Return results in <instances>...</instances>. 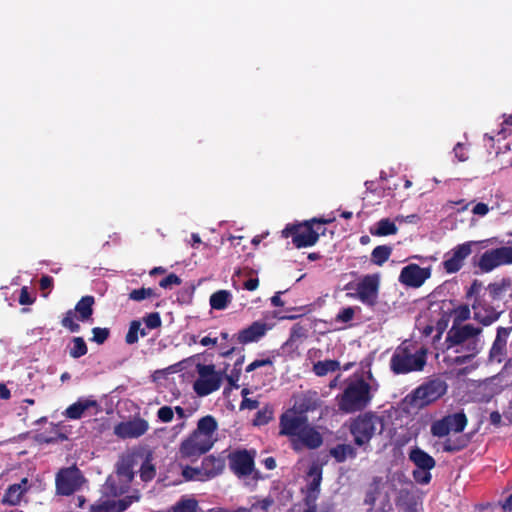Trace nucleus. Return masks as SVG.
Returning <instances> with one entry per match:
<instances>
[{"label":"nucleus","mask_w":512,"mask_h":512,"mask_svg":"<svg viewBox=\"0 0 512 512\" xmlns=\"http://www.w3.org/2000/svg\"><path fill=\"white\" fill-rule=\"evenodd\" d=\"M428 350L418 347L409 340L403 341L390 358V370L395 375H405L412 372H421L427 364Z\"/></svg>","instance_id":"1"},{"label":"nucleus","mask_w":512,"mask_h":512,"mask_svg":"<svg viewBox=\"0 0 512 512\" xmlns=\"http://www.w3.org/2000/svg\"><path fill=\"white\" fill-rule=\"evenodd\" d=\"M372 399L371 386L362 377L349 381L336 397L338 409L346 414L365 410Z\"/></svg>","instance_id":"2"},{"label":"nucleus","mask_w":512,"mask_h":512,"mask_svg":"<svg viewBox=\"0 0 512 512\" xmlns=\"http://www.w3.org/2000/svg\"><path fill=\"white\" fill-rule=\"evenodd\" d=\"M384 429V419L377 413L368 411L351 418L348 430L353 438L355 446L363 448L364 451L370 446L371 440L381 434Z\"/></svg>","instance_id":"3"},{"label":"nucleus","mask_w":512,"mask_h":512,"mask_svg":"<svg viewBox=\"0 0 512 512\" xmlns=\"http://www.w3.org/2000/svg\"><path fill=\"white\" fill-rule=\"evenodd\" d=\"M333 219L312 218L303 223L288 224L282 230L284 238H291L296 248L311 247L315 245L326 229L322 226L331 223Z\"/></svg>","instance_id":"4"},{"label":"nucleus","mask_w":512,"mask_h":512,"mask_svg":"<svg viewBox=\"0 0 512 512\" xmlns=\"http://www.w3.org/2000/svg\"><path fill=\"white\" fill-rule=\"evenodd\" d=\"M447 389L448 385L442 378H430L407 394L404 403L411 409L421 410L443 397Z\"/></svg>","instance_id":"5"},{"label":"nucleus","mask_w":512,"mask_h":512,"mask_svg":"<svg viewBox=\"0 0 512 512\" xmlns=\"http://www.w3.org/2000/svg\"><path fill=\"white\" fill-rule=\"evenodd\" d=\"M198 378L193 384L195 393L204 397L217 391L222 384V375L215 370L213 364L205 365L198 363L196 365Z\"/></svg>","instance_id":"6"},{"label":"nucleus","mask_w":512,"mask_h":512,"mask_svg":"<svg viewBox=\"0 0 512 512\" xmlns=\"http://www.w3.org/2000/svg\"><path fill=\"white\" fill-rule=\"evenodd\" d=\"M409 460L416 466L412 476L416 483L427 485L431 482V470L435 468L436 461L426 451L419 447H414L409 452Z\"/></svg>","instance_id":"7"},{"label":"nucleus","mask_w":512,"mask_h":512,"mask_svg":"<svg viewBox=\"0 0 512 512\" xmlns=\"http://www.w3.org/2000/svg\"><path fill=\"white\" fill-rule=\"evenodd\" d=\"M379 289V274H367L357 282V292L347 293V296L358 299L364 305L373 308L378 303Z\"/></svg>","instance_id":"8"},{"label":"nucleus","mask_w":512,"mask_h":512,"mask_svg":"<svg viewBox=\"0 0 512 512\" xmlns=\"http://www.w3.org/2000/svg\"><path fill=\"white\" fill-rule=\"evenodd\" d=\"M468 419L463 411L448 414L436 420L431 425V434L435 437H445L450 432L460 433L467 426Z\"/></svg>","instance_id":"9"},{"label":"nucleus","mask_w":512,"mask_h":512,"mask_svg":"<svg viewBox=\"0 0 512 512\" xmlns=\"http://www.w3.org/2000/svg\"><path fill=\"white\" fill-rule=\"evenodd\" d=\"M82 483V473L76 466L63 468L56 475V490L59 495L73 494L80 489Z\"/></svg>","instance_id":"10"},{"label":"nucleus","mask_w":512,"mask_h":512,"mask_svg":"<svg viewBox=\"0 0 512 512\" xmlns=\"http://www.w3.org/2000/svg\"><path fill=\"white\" fill-rule=\"evenodd\" d=\"M215 438L198 434L193 431L188 438L182 441L180 453L183 457L191 458L208 452L214 445Z\"/></svg>","instance_id":"11"},{"label":"nucleus","mask_w":512,"mask_h":512,"mask_svg":"<svg viewBox=\"0 0 512 512\" xmlns=\"http://www.w3.org/2000/svg\"><path fill=\"white\" fill-rule=\"evenodd\" d=\"M254 458V451L237 449L228 455L229 468L237 477H247L254 470Z\"/></svg>","instance_id":"12"},{"label":"nucleus","mask_w":512,"mask_h":512,"mask_svg":"<svg viewBox=\"0 0 512 512\" xmlns=\"http://www.w3.org/2000/svg\"><path fill=\"white\" fill-rule=\"evenodd\" d=\"M472 245L473 242H465L445 254L442 266L446 273H456L463 267L465 259L472 253Z\"/></svg>","instance_id":"13"},{"label":"nucleus","mask_w":512,"mask_h":512,"mask_svg":"<svg viewBox=\"0 0 512 512\" xmlns=\"http://www.w3.org/2000/svg\"><path fill=\"white\" fill-rule=\"evenodd\" d=\"M308 417L306 415H300L292 410L283 413L280 417L279 427L280 435L288 436L290 442L292 438H295L308 425Z\"/></svg>","instance_id":"14"},{"label":"nucleus","mask_w":512,"mask_h":512,"mask_svg":"<svg viewBox=\"0 0 512 512\" xmlns=\"http://www.w3.org/2000/svg\"><path fill=\"white\" fill-rule=\"evenodd\" d=\"M430 276L431 269L429 267L423 268L412 263L402 268L399 282L407 287L419 288Z\"/></svg>","instance_id":"15"},{"label":"nucleus","mask_w":512,"mask_h":512,"mask_svg":"<svg viewBox=\"0 0 512 512\" xmlns=\"http://www.w3.org/2000/svg\"><path fill=\"white\" fill-rule=\"evenodd\" d=\"M323 443L322 435L316 430L315 427L311 426L309 423L301 429L299 435L295 438H292L291 447L294 451H301L304 448L314 450L319 448Z\"/></svg>","instance_id":"16"},{"label":"nucleus","mask_w":512,"mask_h":512,"mask_svg":"<svg viewBox=\"0 0 512 512\" xmlns=\"http://www.w3.org/2000/svg\"><path fill=\"white\" fill-rule=\"evenodd\" d=\"M149 429L148 422L140 417H135L129 421L120 422L114 427V433L119 438L131 439L144 435Z\"/></svg>","instance_id":"17"},{"label":"nucleus","mask_w":512,"mask_h":512,"mask_svg":"<svg viewBox=\"0 0 512 512\" xmlns=\"http://www.w3.org/2000/svg\"><path fill=\"white\" fill-rule=\"evenodd\" d=\"M474 319L484 326H488L497 321L503 310L498 311L491 303L486 300L476 298L473 305Z\"/></svg>","instance_id":"18"},{"label":"nucleus","mask_w":512,"mask_h":512,"mask_svg":"<svg viewBox=\"0 0 512 512\" xmlns=\"http://www.w3.org/2000/svg\"><path fill=\"white\" fill-rule=\"evenodd\" d=\"M481 332V328L474 327L472 324H465L461 327L453 326L447 333V342H449V347L459 346L470 339L477 338Z\"/></svg>","instance_id":"19"},{"label":"nucleus","mask_w":512,"mask_h":512,"mask_svg":"<svg viewBox=\"0 0 512 512\" xmlns=\"http://www.w3.org/2000/svg\"><path fill=\"white\" fill-rule=\"evenodd\" d=\"M269 329L268 325L262 321H255L247 328L240 330L237 334V341L240 344H248L259 341Z\"/></svg>","instance_id":"20"},{"label":"nucleus","mask_w":512,"mask_h":512,"mask_svg":"<svg viewBox=\"0 0 512 512\" xmlns=\"http://www.w3.org/2000/svg\"><path fill=\"white\" fill-rule=\"evenodd\" d=\"M225 468V458L221 456L209 455L203 458L201 462L202 479L205 481L215 478L222 474Z\"/></svg>","instance_id":"21"},{"label":"nucleus","mask_w":512,"mask_h":512,"mask_svg":"<svg viewBox=\"0 0 512 512\" xmlns=\"http://www.w3.org/2000/svg\"><path fill=\"white\" fill-rule=\"evenodd\" d=\"M410 488H402L399 490L395 499L396 506L404 512H418L417 497L413 491V484L409 482Z\"/></svg>","instance_id":"22"},{"label":"nucleus","mask_w":512,"mask_h":512,"mask_svg":"<svg viewBox=\"0 0 512 512\" xmlns=\"http://www.w3.org/2000/svg\"><path fill=\"white\" fill-rule=\"evenodd\" d=\"M28 489V479L23 478L20 483L10 485L3 496L2 503L17 505L20 503L23 494Z\"/></svg>","instance_id":"23"},{"label":"nucleus","mask_w":512,"mask_h":512,"mask_svg":"<svg viewBox=\"0 0 512 512\" xmlns=\"http://www.w3.org/2000/svg\"><path fill=\"white\" fill-rule=\"evenodd\" d=\"M95 298L92 295L83 296L75 305L73 311L77 315V320L80 322H88L92 320L94 312Z\"/></svg>","instance_id":"24"},{"label":"nucleus","mask_w":512,"mask_h":512,"mask_svg":"<svg viewBox=\"0 0 512 512\" xmlns=\"http://www.w3.org/2000/svg\"><path fill=\"white\" fill-rule=\"evenodd\" d=\"M98 403L93 399H79L77 402L68 406L64 412V416L68 419H80L84 412L91 407H97Z\"/></svg>","instance_id":"25"},{"label":"nucleus","mask_w":512,"mask_h":512,"mask_svg":"<svg viewBox=\"0 0 512 512\" xmlns=\"http://www.w3.org/2000/svg\"><path fill=\"white\" fill-rule=\"evenodd\" d=\"M496 248L485 251L479 258L478 267L481 272L489 273L495 268L501 266Z\"/></svg>","instance_id":"26"},{"label":"nucleus","mask_w":512,"mask_h":512,"mask_svg":"<svg viewBox=\"0 0 512 512\" xmlns=\"http://www.w3.org/2000/svg\"><path fill=\"white\" fill-rule=\"evenodd\" d=\"M318 407L319 400L317 398V393L314 392L313 395L306 394L296 400L292 411L300 415H306L307 412L314 411Z\"/></svg>","instance_id":"27"},{"label":"nucleus","mask_w":512,"mask_h":512,"mask_svg":"<svg viewBox=\"0 0 512 512\" xmlns=\"http://www.w3.org/2000/svg\"><path fill=\"white\" fill-rule=\"evenodd\" d=\"M329 455L334 458L337 463H343L347 459L356 458L357 450L351 444H337L330 448Z\"/></svg>","instance_id":"28"},{"label":"nucleus","mask_w":512,"mask_h":512,"mask_svg":"<svg viewBox=\"0 0 512 512\" xmlns=\"http://www.w3.org/2000/svg\"><path fill=\"white\" fill-rule=\"evenodd\" d=\"M510 333V329L499 327L497 329V335L496 338L492 344V347L490 349V356L491 357H497L504 354L506 350V344H507V338Z\"/></svg>","instance_id":"29"},{"label":"nucleus","mask_w":512,"mask_h":512,"mask_svg":"<svg viewBox=\"0 0 512 512\" xmlns=\"http://www.w3.org/2000/svg\"><path fill=\"white\" fill-rule=\"evenodd\" d=\"M383 484V479L381 477H373L372 481L369 483L367 490L365 492L364 504L373 508L375 506L376 500L378 499L381 488Z\"/></svg>","instance_id":"30"},{"label":"nucleus","mask_w":512,"mask_h":512,"mask_svg":"<svg viewBox=\"0 0 512 512\" xmlns=\"http://www.w3.org/2000/svg\"><path fill=\"white\" fill-rule=\"evenodd\" d=\"M464 344L465 345L462 344L460 349H456L457 353H460L463 351L468 352L467 355L456 358V362L460 363V364L465 363L467 360H470L471 358L475 357L481 350V344H480L479 338H475L472 340L470 339V340L466 341Z\"/></svg>","instance_id":"31"},{"label":"nucleus","mask_w":512,"mask_h":512,"mask_svg":"<svg viewBox=\"0 0 512 512\" xmlns=\"http://www.w3.org/2000/svg\"><path fill=\"white\" fill-rule=\"evenodd\" d=\"M217 428L218 424L216 419L211 415H206L198 420L197 427L194 431L198 432V434L214 438V433Z\"/></svg>","instance_id":"32"},{"label":"nucleus","mask_w":512,"mask_h":512,"mask_svg":"<svg viewBox=\"0 0 512 512\" xmlns=\"http://www.w3.org/2000/svg\"><path fill=\"white\" fill-rule=\"evenodd\" d=\"M232 300V294L228 290H218L214 292L209 299L212 309L224 310L228 307Z\"/></svg>","instance_id":"33"},{"label":"nucleus","mask_w":512,"mask_h":512,"mask_svg":"<svg viewBox=\"0 0 512 512\" xmlns=\"http://www.w3.org/2000/svg\"><path fill=\"white\" fill-rule=\"evenodd\" d=\"M398 231L396 224L389 218L379 220L375 227L370 229V233L374 236L394 235Z\"/></svg>","instance_id":"34"},{"label":"nucleus","mask_w":512,"mask_h":512,"mask_svg":"<svg viewBox=\"0 0 512 512\" xmlns=\"http://www.w3.org/2000/svg\"><path fill=\"white\" fill-rule=\"evenodd\" d=\"M69 348V356L74 359H78L88 352L87 344L83 337L76 336L73 337L68 346Z\"/></svg>","instance_id":"35"},{"label":"nucleus","mask_w":512,"mask_h":512,"mask_svg":"<svg viewBox=\"0 0 512 512\" xmlns=\"http://www.w3.org/2000/svg\"><path fill=\"white\" fill-rule=\"evenodd\" d=\"M510 284L511 281L508 278H503L500 282L490 283L487 290L491 301L500 300Z\"/></svg>","instance_id":"36"},{"label":"nucleus","mask_w":512,"mask_h":512,"mask_svg":"<svg viewBox=\"0 0 512 512\" xmlns=\"http://www.w3.org/2000/svg\"><path fill=\"white\" fill-rule=\"evenodd\" d=\"M392 248L388 245L376 246L371 253V262L377 266H382L391 256Z\"/></svg>","instance_id":"37"},{"label":"nucleus","mask_w":512,"mask_h":512,"mask_svg":"<svg viewBox=\"0 0 512 512\" xmlns=\"http://www.w3.org/2000/svg\"><path fill=\"white\" fill-rule=\"evenodd\" d=\"M340 368V364L337 360H325L318 361L313 365V372L317 376H325L329 372H335Z\"/></svg>","instance_id":"38"},{"label":"nucleus","mask_w":512,"mask_h":512,"mask_svg":"<svg viewBox=\"0 0 512 512\" xmlns=\"http://www.w3.org/2000/svg\"><path fill=\"white\" fill-rule=\"evenodd\" d=\"M199 505L193 498H182L167 512H198Z\"/></svg>","instance_id":"39"},{"label":"nucleus","mask_w":512,"mask_h":512,"mask_svg":"<svg viewBox=\"0 0 512 512\" xmlns=\"http://www.w3.org/2000/svg\"><path fill=\"white\" fill-rule=\"evenodd\" d=\"M467 446V440L462 436L456 438L448 437L442 443V450L448 453H454L463 450Z\"/></svg>","instance_id":"40"},{"label":"nucleus","mask_w":512,"mask_h":512,"mask_svg":"<svg viewBox=\"0 0 512 512\" xmlns=\"http://www.w3.org/2000/svg\"><path fill=\"white\" fill-rule=\"evenodd\" d=\"M160 295L153 288L141 287L139 289H133L128 297L130 300L135 302H141L146 299L158 298Z\"/></svg>","instance_id":"41"},{"label":"nucleus","mask_w":512,"mask_h":512,"mask_svg":"<svg viewBox=\"0 0 512 512\" xmlns=\"http://www.w3.org/2000/svg\"><path fill=\"white\" fill-rule=\"evenodd\" d=\"M139 333L141 334L142 337L147 335V332L145 331V329L141 328L140 321L133 320L130 323L128 332L125 336V342L129 345H132V344L138 342V339H139L138 334Z\"/></svg>","instance_id":"42"},{"label":"nucleus","mask_w":512,"mask_h":512,"mask_svg":"<svg viewBox=\"0 0 512 512\" xmlns=\"http://www.w3.org/2000/svg\"><path fill=\"white\" fill-rule=\"evenodd\" d=\"M140 478L144 482L151 481L156 475L155 466L152 463L151 454H148L140 467Z\"/></svg>","instance_id":"43"},{"label":"nucleus","mask_w":512,"mask_h":512,"mask_svg":"<svg viewBox=\"0 0 512 512\" xmlns=\"http://www.w3.org/2000/svg\"><path fill=\"white\" fill-rule=\"evenodd\" d=\"M75 318H77L75 311L70 309L64 314L61 325L72 333L79 332L80 325L75 321Z\"/></svg>","instance_id":"44"},{"label":"nucleus","mask_w":512,"mask_h":512,"mask_svg":"<svg viewBox=\"0 0 512 512\" xmlns=\"http://www.w3.org/2000/svg\"><path fill=\"white\" fill-rule=\"evenodd\" d=\"M110 333L109 328L94 327L92 329V337L90 341L95 342L98 345H102L108 340Z\"/></svg>","instance_id":"45"},{"label":"nucleus","mask_w":512,"mask_h":512,"mask_svg":"<svg viewBox=\"0 0 512 512\" xmlns=\"http://www.w3.org/2000/svg\"><path fill=\"white\" fill-rule=\"evenodd\" d=\"M183 477L190 481V480H197V481H205V479H202V470L200 467H191L186 466L182 471Z\"/></svg>","instance_id":"46"},{"label":"nucleus","mask_w":512,"mask_h":512,"mask_svg":"<svg viewBox=\"0 0 512 512\" xmlns=\"http://www.w3.org/2000/svg\"><path fill=\"white\" fill-rule=\"evenodd\" d=\"M501 266L512 264V246H501L496 248Z\"/></svg>","instance_id":"47"},{"label":"nucleus","mask_w":512,"mask_h":512,"mask_svg":"<svg viewBox=\"0 0 512 512\" xmlns=\"http://www.w3.org/2000/svg\"><path fill=\"white\" fill-rule=\"evenodd\" d=\"M110 503L112 512H124L132 504V498L126 496L119 500H112Z\"/></svg>","instance_id":"48"},{"label":"nucleus","mask_w":512,"mask_h":512,"mask_svg":"<svg viewBox=\"0 0 512 512\" xmlns=\"http://www.w3.org/2000/svg\"><path fill=\"white\" fill-rule=\"evenodd\" d=\"M174 410L170 406H162L157 411V418L162 423H169L173 420Z\"/></svg>","instance_id":"49"},{"label":"nucleus","mask_w":512,"mask_h":512,"mask_svg":"<svg viewBox=\"0 0 512 512\" xmlns=\"http://www.w3.org/2000/svg\"><path fill=\"white\" fill-rule=\"evenodd\" d=\"M145 325L149 329H156L161 326L162 321L158 312L148 314L143 318Z\"/></svg>","instance_id":"50"},{"label":"nucleus","mask_w":512,"mask_h":512,"mask_svg":"<svg viewBox=\"0 0 512 512\" xmlns=\"http://www.w3.org/2000/svg\"><path fill=\"white\" fill-rule=\"evenodd\" d=\"M182 280L179 276L174 273H170L165 278L161 279L159 282L160 287L164 289L171 288L173 285H180Z\"/></svg>","instance_id":"51"},{"label":"nucleus","mask_w":512,"mask_h":512,"mask_svg":"<svg viewBox=\"0 0 512 512\" xmlns=\"http://www.w3.org/2000/svg\"><path fill=\"white\" fill-rule=\"evenodd\" d=\"M355 311L353 307L343 308L336 316V321L347 323L354 317Z\"/></svg>","instance_id":"52"},{"label":"nucleus","mask_w":512,"mask_h":512,"mask_svg":"<svg viewBox=\"0 0 512 512\" xmlns=\"http://www.w3.org/2000/svg\"><path fill=\"white\" fill-rule=\"evenodd\" d=\"M305 337V330L304 328L299 325V324H295L292 329H291V332H290V337L287 341V344L289 343H293L295 342L296 340L300 339V338H303Z\"/></svg>","instance_id":"53"},{"label":"nucleus","mask_w":512,"mask_h":512,"mask_svg":"<svg viewBox=\"0 0 512 512\" xmlns=\"http://www.w3.org/2000/svg\"><path fill=\"white\" fill-rule=\"evenodd\" d=\"M18 300L21 305H31L35 301V299L33 297H31L28 287H26V286H23L21 288Z\"/></svg>","instance_id":"54"},{"label":"nucleus","mask_w":512,"mask_h":512,"mask_svg":"<svg viewBox=\"0 0 512 512\" xmlns=\"http://www.w3.org/2000/svg\"><path fill=\"white\" fill-rule=\"evenodd\" d=\"M241 372L238 369H232L230 374L226 375V380L231 388L238 389V381L240 379Z\"/></svg>","instance_id":"55"},{"label":"nucleus","mask_w":512,"mask_h":512,"mask_svg":"<svg viewBox=\"0 0 512 512\" xmlns=\"http://www.w3.org/2000/svg\"><path fill=\"white\" fill-rule=\"evenodd\" d=\"M453 151H454L455 157L458 159V161L464 162L468 159V155H467L464 145L462 143H457L454 146Z\"/></svg>","instance_id":"56"},{"label":"nucleus","mask_w":512,"mask_h":512,"mask_svg":"<svg viewBox=\"0 0 512 512\" xmlns=\"http://www.w3.org/2000/svg\"><path fill=\"white\" fill-rule=\"evenodd\" d=\"M54 279L49 275H43L40 278L39 286L42 291L50 290L53 287Z\"/></svg>","instance_id":"57"},{"label":"nucleus","mask_w":512,"mask_h":512,"mask_svg":"<svg viewBox=\"0 0 512 512\" xmlns=\"http://www.w3.org/2000/svg\"><path fill=\"white\" fill-rule=\"evenodd\" d=\"M489 212V207L483 202H479L472 208V213L478 216H485Z\"/></svg>","instance_id":"58"},{"label":"nucleus","mask_w":512,"mask_h":512,"mask_svg":"<svg viewBox=\"0 0 512 512\" xmlns=\"http://www.w3.org/2000/svg\"><path fill=\"white\" fill-rule=\"evenodd\" d=\"M258 406H259V402L257 400L244 397L240 404V409L254 410V409H257Z\"/></svg>","instance_id":"59"},{"label":"nucleus","mask_w":512,"mask_h":512,"mask_svg":"<svg viewBox=\"0 0 512 512\" xmlns=\"http://www.w3.org/2000/svg\"><path fill=\"white\" fill-rule=\"evenodd\" d=\"M481 287H482V283L479 282L478 280H474L466 292V297L470 298L472 296L477 295L480 292Z\"/></svg>","instance_id":"60"},{"label":"nucleus","mask_w":512,"mask_h":512,"mask_svg":"<svg viewBox=\"0 0 512 512\" xmlns=\"http://www.w3.org/2000/svg\"><path fill=\"white\" fill-rule=\"evenodd\" d=\"M91 512H112L110 500L92 506Z\"/></svg>","instance_id":"61"},{"label":"nucleus","mask_w":512,"mask_h":512,"mask_svg":"<svg viewBox=\"0 0 512 512\" xmlns=\"http://www.w3.org/2000/svg\"><path fill=\"white\" fill-rule=\"evenodd\" d=\"M259 286V279L258 278H250L246 280L243 284L244 289L248 291H254Z\"/></svg>","instance_id":"62"},{"label":"nucleus","mask_w":512,"mask_h":512,"mask_svg":"<svg viewBox=\"0 0 512 512\" xmlns=\"http://www.w3.org/2000/svg\"><path fill=\"white\" fill-rule=\"evenodd\" d=\"M321 473H318L313 479L312 481L309 483V487H308V490L310 492H314V491H318L319 488H320V483H321Z\"/></svg>","instance_id":"63"},{"label":"nucleus","mask_w":512,"mask_h":512,"mask_svg":"<svg viewBox=\"0 0 512 512\" xmlns=\"http://www.w3.org/2000/svg\"><path fill=\"white\" fill-rule=\"evenodd\" d=\"M209 512H252V511L250 508L238 507L235 510H228L225 508H215V509H211Z\"/></svg>","instance_id":"64"}]
</instances>
